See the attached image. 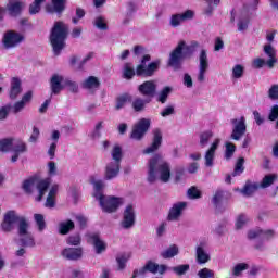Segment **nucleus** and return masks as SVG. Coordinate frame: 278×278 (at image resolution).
<instances>
[{"label": "nucleus", "mask_w": 278, "mask_h": 278, "mask_svg": "<svg viewBox=\"0 0 278 278\" xmlns=\"http://www.w3.org/2000/svg\"><path fill=\"white\" fill-rule=\"evenodd\" d=\"M157 179L162 184H168L170 181V164L160 154H155L148 162L147 181L149 184H155Z\"/></svg>", "instance_id": "1"}, {"label": "nucleus", "mask_w": 278, "mask_h": 278, "mask_svg": "<svg viewBox=\"0 0 278 278\" xmlns=\"http://www.w3.org/2000/svg\"><path fill=\"white\" fill-rule=\"evenodd\" d=\"M200 45L198 41H191L188 46L186 41H179L176 48L169 53L168 66L174 68V71H180L181 64L186 58L193 55Z\"/></svg>", "instance_id": "2"}, {"label": "nucleus", "mask_w": 278, "mask_h": 278, "mask_svg": "<svg viewBox=\"0 0 278 278\" xmlns=\"http://www.w3.org/2000/svg\"><path fill=\"white\" fill-rule=\"evenodd\" d=\"M66 38H68V25L62 21L55 22L50 31V43L54 55L62 53V49L66 47Z\"/></svg>", "instance_id": "3"}, {"label": "nucleus", "mask_w": 278, "mask_h": 278, "mask_svg": "<svg viewBox=\"0 0 278 278\" xmlns=\"http://www.w3.org/2000/svg\"><path fill=\"white\" fill-rule=\"evenodd\" d=\"M112 161L106 164L104 172V179L106 181H112L118 177L121 173V162H123V148L115 144L111 151Z\"/></svg>", "instance_id": "4"}, {"label": "nucleus", "mask_w": 278, "mask_h": 278, "mask_svg": "<svg viewBox=\"0 0 278 278\" xmlns=\"http://www.w3.org/2000/svg\"><path fill=\"white\" fill-rule=\"evenodd\" d=\"M17 223V231L21 229V225L23 223L27 225L29 223L25 216H20L16 211L11 210L4 213L3 220L1 223V229L4 231V233H10L11 231H14V227H16Z\"/></svg>", "instance_id": "5"}, {"label": "nucleus", "mask_w": 278, "mask_h": 278, "mask_svg": "<svg viewBox=\"0 0 278 278\" xmlns=\"http://www.w3.org/2000/svg\"><path fill=\"white\" fill-rule=\"evenodd\" d=\"M147 62H151V55L146 54L141 58L139 65L136 67L137 77H153L157 71H160V61L151 62L147 65Z\"/></svg>", "instance_id": "6"}, {"label": "nucleus", "mask_w": 278, "mask_h": 278, "mask_svg": "<svg viewBox=\"0 0 278 278\" xmlns=\"http://www.w3.org/2000/svg\"><path fill=\"white\" fill-rule=\"evenodd\" d=\"M97 201H99L101 208L106 214H114V212L118 211L121 205H124L125 199L114 197V195H101L97 194Z\"/></svg>", "instance_id": "7"}, {"label": "nucleus", "mask_w": 278, "mask_h": 278, "mask_svg": "<svg viewBox=\"0 0 278 278\" xmlns=\"http://www.w3.org/2000/svg\"><path fill=\"white\" fill-rule=\"evenodd\" d=\"M17 236L20 238L22 247L30 249H34V247H36V239H34V235L29 232V222H27L26 224H21Z\"/></svg>", "instance_id": "8"}, {"label": "nucleus", "mask_w": 278, "mask_h": 278, "mask_svg": "<svg viewBox=\"0 0 278 278\" xmlns=\"http://www.w3.org/2000/svg\"><path fill=\"white\" fill-rule=\"evenodd\" d=\"M151 128V119L141 118L137 124L134 125L130 138L132 140H141L144 138V135Z\"/></svg>", "instance_id": "9"}, {"label": "nucleus", "mask_w": 278, "mask_h": 278, "mask_svg": "<svg viewBox=\"0 0 278 278\" xmlns=\"http://www.w3.org/2000/svg\"><path fill=\"white\" fill-rule=\"evenodd\" d=\"M230 123L233 126L232 132L230 135L231 140H241L242 136L247 134V119L244 116H241L239 119H231Z\"/></svg>", "instance_id": "10"}, {"label": "nucleus", "mask_w": 278, "mask_h": 278, "mask_svg": "<svg viewBox=\"0 0 278 278\" xmlns=\"http://www.w3.org/2000/svg\"><path fill=\"white\" fill-rule=\"evenodd\" d=\"M199 72L197 79L199 84H203L205 81V74L210 68V60L207 59V50L202 49L199 54Z\"/></svg>", "instance_id": "11"}, {"label": "nucleus", "mask_w": 278, "mask_h": 278, "mask_svg": "<svg viewBox=\"0 0 278 278\" xmlns=\"http://www.w3.org/2000/svg\"><path fill=\"white\" fill-rule=\"evenodd\" d=\"M23 40H25V37H23V35L14 30H9L4 34L2 42L4 45V48L14 49V47H18V45H21Z\"/></svg>", "instance_id": "12"}, {"label": "nucleus", "mask_w": 278, "mask_h": 278, "mask_svg": "<svg viewBox=\"0 0 278 278\" xmlns=\"http://www.w3.org/2000/svg\"><path fill=\"white\" fill-rule=\"evenodd\" d=\"M138 90L142 97H146L147 99H153L155 94L157 93V84L155 80H146L141 85H139Z\"/></svg>", "instance_id": "13"}, {"label": "nucleus", "mask_w": 278, "mask_h": 278, "mask_svg": "<svg viewBox=\"0 0 278 278\" xmlns=\"http://www.w3.org/2000/svg\"><path fill=\"white\" fill-rule=\"evenodd\" d=\"M136 225V211L134 210V205H127L124 210L123 220L121 222V226L123 229H131Z\"/></svg>", "instance_id": "14"}, {"label": "nucleus", "mask_w": 278, "mask_h": 278, "mask_svg": "<svg viewBox=\"0 0 278 278\" xmlns=\"http://www.w3.org/2000/svg\"><path fill=\"white\" fill-rule=\"evenodd\" d=\"M194 18V11L187 10L182 13L173 14L169 20L170 27H179L186 21H192Z\"/></svg>", "instance_id": "15"}, {"label": "nucleus", "mask_w": 278, "mask_h": 278, "mask_svg": "<svg viewBox=\"0 0 278 278\" xmlns=\"http://www.w3.org/2000/svg\"><path fill=\"white\" fill-rule=\"evenodd\" d=\"M87 240L89 244H92L96 249V253L101 255L108 249V244L101 240V235L99 232H91L87 235Z\"/></svg>", "instance_id": "16"}, {"label": "nucleus", "mask_w": 278, "mask_h": 278, "mask_svg": "<svg viewBox=\"0 0 278 278\" xmlns=\"http://www.w3.org/2000/svg\"><path fill=\"white\" fill-rule=\"evenodd\" d=\"M61 255L64 260L70 262H77L84 257V249L81 248H65L61 251Z\"/></svg>", "instance_id": "17"}, {"label": "nucleus", "mask_w": 278, "mask_h": 278, "mask_svg": "<svg viewBox=\"0 0 278 278\" xmlns=\"http://www.w3.org/2000/svg\"><path fill=\"white\" fill-rule=\"evenodd\" d=\"M23 93V83L21 78L13 77L11 78L10 88H9V99L11 101H16L18 97Z\"/></svg>", "instance_id": "18"}, {"label": "nucleus", "mask_w": 278, "mask_h": 278, "mask_svg": "<svg viewBox=\"0 0 278 278\" xmlns=\"http://www.w3.org/2000/svg\"><path fill=\"white\" fill-rule=\"evenodd\" d=\"M160 147H162V130H160V128H155L153 130L152 143L143 150V154L149 155L151 153H155V151L160 150Z\"/></svg>", "instance_id": "19"}, {"label": "nucleus", "mask_w": 278, "mask_h": 278, "mask_svg": "<svg viewBox=\"0 0 278 278\" xmlns=\"http://www.w3.org/2000/svg\"><path fill=\"white\" fill-rule=\"evenodd\" d=\"M219 144H220V139L217 138L213 141L210 149L206 150L204 154V161H205V166L207 168H212V166H214V159L216 157V150L218 149Z\"/></svg>", "instance_id": "20"}, {"label": "nucleus", "mask_w": 278, "mask_h": 278, "mask_svg": "<svg viewBox=\"0 0 278 278\" xmlns=\"http://www.w3.org/2000/svg\"><path fill=\"white\" fill-rule=\"evenodd\" d=\"M186 207H188V203H186V202L175 203L168 212L167 220H169V222L179 220V218H181V214H184V210H186Z\"/></svg>", "instance_id": "21"}, {"label": "nucleus", "mask_w": 278, "mask_h": 278, "mask_svg": "<svg viewBox=\"0 0 278 278\" xmlns=\"http://www.w3.org/2000/svg\"><path fill=\"white\" fill-rule=\"evenodd\" d=\"M212 260V256H210V253L205 249V242H200L195 247V262L197 264H207Z\"/></svg>", "instance_id": "22"}, {"label": "nucleus", "mask_w": 278, "mask_h": 278, "mask_svg": "<svg viewBox=\"0 0 278 278\" xmlns=\"http://www.w3.org/2000/svg\"><path fill=\"white\" fill-rule=\"evenodd\" d=\"M64 76L59 75V74H53L51 79H50V89H51V94H60L62 90H64Z\"/></svg>", "instance_id": "23"}, {"label": "nucleus", "mask_w": 278, "mask_h": 278, "mask_svg": "<svg viewBox=\"0 0 278 278\" xmlns=\"http://www.w3.org/2000/svg\"><path fill=\"white\" fill-rule=\"evenodd\" d=\"M264 53L267 55V58H269V60L266 62L268 68H275V64H277V51L275 48H273L270 45H265Z\"/></svg>", "instance_id": "24"}, {"label": "nucleus", "mask_w": 278, "mask_h": 278, "mask_svg": "<svg viewBox=\"0 0 278 278\" xmlns=\"http://www.w3.org/2000/svg\"><path fill=\"white\" fill-rule=\"evenodd\" d=\"M257 190H260L258 182H252L251 180H247L245 185L242 189L239 190V192L243 194V197H253V194H255Z\"/></svg>", "instance_id": "25"}, {"label": "nucleus", "mask_w": 278, "mask_h": 278, "mask_svg": "<svg viewBox=\"0 0 278 278\" xmlns=\"http://www.w3.org/2000/svg\"><path fill=\"white\" fill-rule=\"evenodd\" d=\"M73 229H75V222L72 219L60 222L58 225V232L60 236H68Z\"/></svg>", "instance_id": "26"}, {"label": "nucleus", "mask_w": 278, "mask_h": 278, "mask_svg": "<svg viewBox=\"0 0 278 278\" xmlns=\"http://www.w3.org/2000/svg\"><path fill=\"white\" fill-rule=\"evenodd\" d=\"M81 86L85 90H90V92H94V90H99L101 81H99V78H97L96 76H89L83 81Z\"/></svg>", "instance_id": "27"}, {"label": "nucleus", "mask_w": 278, "mask_h": 278, "mask_svg": "<svg viewBox=\"0 0 278 278\" xmlns=\"http://www.w3.org/2000/svg\"><path fill=\"white\" fill-rule=\"evenodd\" d=\"M7 10L10 16H20L21 12H23V2L11 0L7 5Z\"/></svg>", "instance_id": "28"}, {"label": "nucleus", "mask_w": 278, "mask_h": 278, "mask_svg": "<svg viewBox=\"0 0 278 278\" xmlns=\"http://www.w3.org/2000/svg\"><path fill=\"white\" fill-rule=\"evenodd\" d=\"M223 199H225V191L217 189L211 200L216 212H223Z\"/></svg>", "instance_id": "29"}, {"label": "nucleus", "mask_w": 278, "mask_h": 278, "mask_svg": "<svg viewBox=\"0 0 278 278\" xmlns=\"http://www.w3.org/2000/svg\"><path fill=\"white\" fill-rule=\"evenodd\" d=\"M89 182L93 185L94 188V194L93 197L97 199V195L100 194V197H104L103 193L101 192L103 188L105 187V184L101 179H97L96 176H91L89 178Z\"/></svg>", "instance_id": "30"}, {"label": "nucleus", "mask_w": 278, "mask_h": 278, "mask_svg": "<svg viewBox=\"0 0 278 278\" xmlns=\"http://www.w3.org/2000/svg\"><path fill=\"white\" fill-rule=\"evenodd\" d=\"M11 151H13V153H17L20 155L23 153H27V143H25V141H23V139H13V144H12Z\"/></svg>", "instance_id": "31"}, {"label": "nucleus", "mask_w": 278, "mask_h": 278, "mask_svg": "<svg viewBox=\"0 0 278 278\" xmlns=\"http://www.w3.org/2000/svg\"><path fill=\"white\" fill-rule=\"evenodd\" d=\"M177 255H179V247L177 244H172L161 252V257H163V260H173V257Z\"/></svg>", "instance_id": "32"}, {"label": "nucleus", "mask_w": 278, "mask_h": 278, "mask_svg": "<svg viewBox=\"0 0 278 278\" xmlns=\"http://www.w3.org/2000/svg\"><path fill=\"white\" fill-rule=\"evenodd\" d=\"M147 103H151V99H142V98H136L132 103L131 108L134 112H144V109L147 108Z\"/></svg>", "instance_id": "33"}, {"label": "nucleus", "mask_w": 278, "mask_h": 278, "mask_svg": "<svg viewBox=\"0 0 278 278\" xmlns=\"http://www.w3.org/2000/svg\"><path fill=\"white\" fill-rule=\"evenodd\" d=\"M278 179V176L277 174H269V175H266L261 184H258L260 188H262L263 190L266 189V188H270V186H273V184H275V181H277Z\"/></svg>", "instance_id": "34"}, {"label": "nucleus", "mask_w": 278, "mask_h": 278, "mask_svg": "<svg viewBox=\"0 0 278 278\" xmlns=\"http://www.w3.org/2000/svg\"><path fill=\"white\" fill-rule=\"evenodd\" d=\"M49 181L48 180H40L37 184V190L39 192V195L37 197V201H42V197L47 193V190H49Z\"/></svg>", "instance_id": "35"}, {"label": "nucleus", "mask_w": 278, "mask_h": 278, "mask_svg": "<svg viewBox=\"0 0 278 278\" xmlns=\"http://www.w3.org/2000/svg\"><path fill=\"white\" fill-rule=\"evenodd\" d=\"M52 10L56 14H62L66 10V0H51Z\"/></svg>", "instance_id": "36"}, {"label": "nucleus", "mask_w": 278, "mask_h": 278, "mask_svg": "<svg viewBox=\"0 0 278 278\" xmlns=\"http://www.w3.org/2000/svg\"><path fill=\"white\" fill-rule=\"evenodd\" d=\"M212 138H214V132H212L211 130H206V131L202 132L200 135V147L202 149H205V147H207V144H210V140H212Z\"/></svg>", "instance_id": "37"}, {"label": "nucleus", "mask_w": 278, "mask_h": 278, "mask_svg": "<svg viewBox=\"0 0 278 278\" xmlns=\"http://www.w3.org/2000/svg\"><path fill=\"white\" fill-rule=\"evenodd\" d=\"M14 142V138H4L0 140V151L2 153H8V151H12V144Z\"/></svg>", "instance_id": "38"}, {"label": "nucleus", "mask_w": 278, "mask_h": 278, "mask_svg": "<svg viewBox=\"0 0 278 278\" xmlns=\"http://www.w3.org/2000/svg\"><path fill=\"white\" fill-rule=\"evenodd\" d=\"M225 147L226 149H225L224 157L226 162H229V160L233 157V153H236V144L231 142H226Z\"/></svg>", "instance_id": "39"}, {"label": "nucleus", "mask_w": 278, "mask_h": 278, "mask_svg": "<svg viewBox=\"0 0 278 278\" xmlns=\"http://www.w3.org/2000/svg\"><path fill=\"white\" fill-rule=\"evenodd\" d=\"M127 101H131V96L125 93L116 99L115 110H123L127 105Z\"/></svg>", "instance_id": "40"}, {"label": "nucleus", "mask_w": 278, "mask_h": 278, "mask_svg": "<svg viewBox=\"0 0 278 278\" xmlns=\"http://www.w3.org/2000/svg\"><path fill=\"white\" fill-rule=\"evenodd\" d=\"M135 75H136V70L131 67V63H125L124 71H123L124 79H134Z\"/></svg>", "instance_id": "41"}, {"label": "nucleus", "mask_w": 278, "mask_h": 278, "mask_svg": "<svg viewBox=\"0 0 278 278\" xmlns=\"http://www.w3.org/2000/svg\"><path fill=\"white\" fill-rule=\"evenodd\" d=\"M172 271L175 273L178 277H182V275H186L188 270H190V265L188 264H182V265H177L170 268Z\"/></svg>", "instance_id": "42"}, {"label": "nucleus", "mask_w": 278, "mask_h": 278, "mask_svg": "<svg viewBox=\"0 0 278 278\" xmlns=\"http://www.w3.org/2000/svg\"><path fill=\"white\" fill-rule=\"evenodd\" d=\"M170 92H173V88L170 87L163 88L159 92L157 101H160V103H166V101H168V96L170 94Z\"/></svg>", "instance_id": "43"}, {"label": "nucleus", "mask_w": 278, "mask_h": 278, "mask_svg": "<svg viewBox=\"0 0 278 278\" xmlns=\"http://www.w3.org/2000/svg\"><path fill=\"white\" fill-rule=\"evenodd\" d=\"M93 25L94 27H97V29H100V31H108V23H105V17L103 16H98L94 18L93 21Z\"/></svg>", "instance_id": "44"}, {"label": "nucleus", "mask_w": 278, "mask_h": 278, "mask_svg": "<svg viewBox=\"0 0 278 278\" xmlns=\"http://www.w3.org/2000/svg\"><path fill=\"white\" fill-rule=\"evenodd\" d=\"M101 129H103V121L98 122L94 126V129L92 130V132L89 135L91 140H99V138H101L102 134H101Z\"/></svg>", "instance_id": "45"}, {"label": "nucleus", "mask_w": 278, "mask_h": 278, "mask_svg": "<svg viewBox=\"0 0 278 278\" xmlns=\"http://www.w3.org/2000/svg\"><path fill=\"white\" fill-rule=\"evenodd\" d=\"M244 173V157H239L235 169L232 172V177H237V175H242Z\"/></svg>", "instance_id": "46"}, {"label": "nucleus", "mask_w": 278, "mask_h": 278, "mask_svg": "<svg viewBox=\"0 0 278 278\" xmlns=\"http://www.w3.org/2000/svg\"><path fill=\"white\" fill-rule=\"evenodd\" d=\"M244 77V66L237 64L232 67V79H242Z\"/></svg>", "instance_id": "47"}, {"label": "nucleus", "mask_w": 278, "mask_h": 278, "mask_svg": "<svg viewBox=\"0 0 278 278\" xmlns=\"http://www.w3.org/2000/svg\"><path fill=\"white\" fill-rule=\"evenodd\" d=\"M66 244H70V247H79L81 244V236L79 233L71 235L66 239Z\"/></svg>", "instance_id": "48"}, {"label": "nucleus", "mask_w": 278, "mask_h": 278, "mask_svg": "<svg viewBox=\"0 0 278 278\" xmlns=\"http://www.w3.org/2000/svg\"><path fill=\"white\" fill-rule=\"evenodd\" d=\"M38 231H45L47 229V223L45 222V216L42 214L34 215Z\"/></svg>", "instance_id": "49"}, {"label": "nucleus", "mask_w": 278, "mask_h": 278, "mask_svg": "<svg viewBox=\"0 0 278 278\" xmlns=\"http://www.w3.org/2000/svg\"><path fill=\"white\" fill-rule=\"evenodd\" d=\"M244 270H249V264L247 263H239L232 269V275L235 277H240Z\"/></svg>", "instance_id": "50"}, {"label": "nucleus", "mask_w": 278, "mask_h": 278, "mask_svg": "<svg viewBox=\"0 0 278 278\" xmlns=\"http://www.w3.org/2000/svg\"><path fill=\"white\" fill-rule=\"evenodd\" d=\"M129 261V257H127L126 254H121L116 256V263H117V270H125L127 268V262Z\"/></svg>", "instance_id": "51"}, {"label": "nucleus", "mask_w": 278, "mask_h": 278, "mask_svg": "<svg viewBox=\"0 0 278 278\" xmlns=\"http://www.w3.org/2000/svg\"><path fill=\"white\" fill-rule=\"evenodd\" d=\"M35 184H36V178H30V179L24 180V182L22 185L24 192H26V194H31V192H33L31 188H34Z\"/></svg>", "instance_id": "52"}, {"label": "nucleus", "mask_w": 278, "mask_h": 278, "mask_svg": "<svg viewBox=\"0 0 278 278\" xmlns=\"http://www.w3.org/2000/svg\"><path fill=\"white\" fill-rule=\"evenodd\" d=\"M42 3H45V0H34V2L29 5V14H38Z\"/></svg>", "instance_id": "53"}, {"label": "nucleus", "mask_w": 278, "mask_h": 278, "mask_svg": "<svg viewBox=\"0 0 278 278\" xmlns=\"http://www.w3.org/2000/svg\"><path fill=\"white\" fill-rule=\"evenodd\" d=\"M198 277L199 278H215V274H214V270H212L207 267H204L198 271Z\"/></svg>", "instance_id": "54"}, {"label": "nucleus", "mask_w": 278, "mask_h": 278, "mask_svg": "<svg viewBox=\"0 0 278 278\" xmlns=\"http://www.w3.org/2000/svg\"><path fill=\"white\" fill-rule=\"evenodd\" d=\"M144 266L147 273H152V275L157 274V270L160 269V265L157 263H153V261H148Z\"/></svg>", "instance_id": "55"}, {"label": "nucleus", "mask_w": 278, "mask_h": 278, "mask_svg": "<svg viewBox=\"0 0 278 278\" xmlns=\"http://www.w3.org/2000/svg\"><path fill=\"white\" fill-rule=\"evenodd\" d=\"M262 236H264V233L261 228L252 229L248 232L249 240H257V238L262 239Z\"/></svg>", "instance_id": "56"}, {"label": "nucleus", "mask_w": 278, "mask_h": 278, "mask_svg": "<svg viewBox=\"0 0 278 278\" xmlns=\"http://www.w3.org/2000/svg\"><path fill=\"white\" fill-rule=\"evenodd\" d=\"M10 110H12V104H5L0 108V121H5V118H8Z\"/></svg>", "instance_id": "57"}, {"label": "nucleus", "mask_w": 278, "mask_h": 278, "mask_svg": "<svg viewBox=\"0 0 278 278\" xmlns=\"http://www.w3.org/2000/svg\"><path fill=\"white\" fill-rule=\"evenodd\" d=\"M64 86L68 88L70 92H74V93L79 92V86L77 85V83L73 80L66 79L64 81Z\"/></svg>", "instance_id": "58"}, {"label": "nucleus", "mask_w": 278, "mask_h": 278, "mask_svg": "<svg viewBox=\"0 0 278 278\" xmlns=\"http://www.w3.org/2000/svg\"><path fill=\"white\" fill-rule=\"evenodd\" d=\"M214 233H216L217 236H225V233H227V223H225V222L219 223L215 227Z\"/></svg>", "instance_id": "59"}, {"label": "nucleus", "mask_w": 278, "mask_h": 278, "mask_svg": "<svg viewBox=\"0 0 278 278\" xmlns=\"http://www.w3.org/2000/svg\"><path fill=\"white\" fill-rule=\"evenodd\" d=\"M132 53L134 55H136V58H140L141 55L142 58H144L147 53V48H144V46L137 45L134 47Z\"/></svg>", "instance_id": "60"}, {"label": "nucleus", "mask_w": 278, "mask_h": 278, "mask_svg": "<svg viewBox=\"0 0 278 278\" xmlns=\"http://www.w3.org/2000/svg\"><path fill=\"white\" fill-rule=\"evenodd\" d=\"M268 118L270 121H276V129H278V105H274L269 112Z\"/></svg>", "instance_id": "61"}, {"label": "nucleus", "mask_w": 278, "mask_h": 278, "mask_svg": "<svg viewBox=\"0 0 278 278\" xmlns=\"http://www.w3.org/2000/svg\"><path fill=\"white\" fill-rule=\"evenodd\" d=\"M187 194L189 199H201V191L197 187L189 188Z\"/></svg>", "instance_id": "62"}, {"label": "nucleus", "mask_w": 278, "mask_h": 278, "mask_svg": "<svg viewBox=\"0 0 278 278\" xmlns=\"http://www.w3.org/2000/svg\"><path fill=\"white\" fill-rule=\"evenodd\" d=\"M237 27H238V31H247V29H249V20H248V17L239 18Z\"/></svg>", "instance_id": "63"}, {"label": "nucleus", "mask_w": 278, "mask_h": 278, "mask_svg": "<svg viewBox=\"0 0 278 278\" xmlns=\"http://www.w3.org/2000/svg\"><path fill=\"white\" fill-rule=\"evenodd\" d=\"M268 97L271 101H278V85H271L268 90Z\"/></svg>", "instance_id": "64"}]
</instances>
